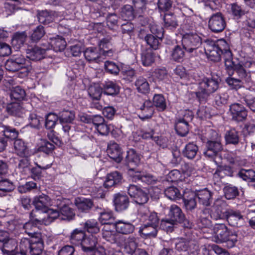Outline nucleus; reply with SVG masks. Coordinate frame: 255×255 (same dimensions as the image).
I'll return each instance as SVG.
<instances>
[{"mask_svg": "<svg viewBox=\"0 0 255 255\" xmlns=\"http://www.w3.org/2000/svg\"><path fill=\"white\" fill-rule=\"evenodd\" d=\"M5 69L9 71L15 72L20 70L21 77H26L31 70V66L29 60L25 58L21 54H15L11 56L5 63Z\"/></svg>", "mask_w": 255, "mask_h": 255, "instance_id": "1", "label": "nucleus"}, {"mask_svg": "<svg viewBox=\"0 0 255 255\" xmlns=\"http://www.w3.org/2000/svg\"><path fill=\"white\" fill-rule=\"evenodd\" d=\"M219 84L215 78L205 77L199 82L198 90L194 93L199 102H205L211 94L217 91Z\"/></svg>", "mask_w": 255, "mask_h": 255, "instance_id": "2", "label": "nucleus"}, {"mask_svg": "<svg viewBox=\"0 0 255 255\" xmlns=\"http://www.w3.org/2000/svg\"><path fill=\"white\" fill-rule=\"evenodd\" d=\"M215 239L217 243L227 242L230 247H233L237 242V236L231 233L225 224H216L213 228Z\"/></svg>", "mask_w": 255, "mask_h": 255, "instance_id": "3", "label": "nucleus"}, {"mask_svg": "<svg viewBox=\"0 0 255 255\" xmlns=\"http://www.w3.org/2000/svg\"><path fill=\"white\" fill-rule=\"evenodd\" d=\"M235 68V73L231 74V76L226 79V82L231 89L238 90L245 83L250 81L251 76L245 68H242L240 66Z\"/></svg>", "mask_w": 255, "mask_h": 255, "instance_id": "4", "label": "nucleus"}, {"mask_svg": "<svg viewBox=\"0 0 255 255\" xmlns=\"http://www.w3.org/2000/svg\"><path fill=\"white\" fill-rule=\"evenodd\" d=\"M202 43L201 37L196 33L186 32L183 35L182 45L189 53L195 54Z\"/></svg>", "mask_w": 255, "mask_h": 255, "instance_id": "5", "label": "nucleus"}, {"mask_svg": "<svg viewBox=\"0 0 255 255\" xmlns=\"http://www.w3.org/2000/svg\"><path fill=\"white\" fill-rule=\"evenodd\" d=\"M33 204L35 210L30 213V217L31 220L34 221L35 218H38L48 208V206L50 205V199L47 195L42 194L34 197Z\"/></svg>", "mask_w": 255, "mask_h": 255, "instance_id": "6", "label": "nucleus"}, {"mask_svg": "<svg viewBox=\"0 0 255 255\" xmlns=\"http://www.w3.org/2000/svg\"><path fill=\"white\" fill-rule=\"evenodd\" d=\"M128 173L133 182L141 181L149 185L155 184L159 182L158 178L152 174L135 170L133 168H129Z\"/></svg>", "mask_w": 255, "mask_h": 255, "instance_id": "7", "label": "nucleus"}, {"mask_svg": "<svg viewBox=\"0 0 255 255\" xmlns=\"http://www.w3.org/2000/svg\"><path fill=\"white\" fill-rule=\"evenodd\" d=\"M223 147L221 141L207 140L203 152L204 155L208 159L215 161Z\"/></svg>", "mask_w": 255, "mask_h": 255, "instance_id": "8", "label": "nucleus"}, {"mask_svg": "<svg viewBox=\"0 0 255 255\" xmlns=\"http://www.w3.org/2000/svg\"><path fill=\"white\" fill-rule=\"evenodd\" d=\"M227 204L225 201L221 199H217L212 206V211L210 215L211 218L214 220H225L227 217L228 210H227Z\"/></svg>", "mask_w": 255, "mask_h": 255, "instance_id": "9", "label": "nucleus"}, {"mask_svg": "<svg viewBox=\"0 0 255 255\" xmlns=\"http://www.w3.org/2000/svg\"><path fill=\"white\" fill-rule=\"evenodd\" d=\"M226 23L225 17L221 12L213 14L208 21L209 29L214 33H219L225 28Z\"/></svg>", "mask_w": 255, "mask_h": 255, "instance_id": "10", "label": "nucleus"}, {"mask_svg": "<svg viewBox=\"0 0 255 255\" xmlns=\"http://www.w3.org/2000/svg\"><path fill=\"white\" fill-rule=\"evenodd\" d=\"M128 192L135 202L138 204H145L148 201V194L136 185L130 184L128 187Z\"/></svg>", "mask_w": 255, "mask_h": 255, "instance_id": "11", "label": "nucleus"}, {"mask_svg": "<svg viewBox=\"0 0 255 255\" xmlns=\"http://www.w3.org/2000/svg\"><path fill=\"white\" fill-rule=\"evenodd\" d=\"M225 139L227 144H233L240 148L237 149L239 152L244 151L247 144L240 141V132L235 128L227 130L225 134Z\"/></svg>", "mask_w": 255, "mask_h": 255, "instance_id": "12", "label": "nucleus"}, {"mask_svg": "<svg viewBox=\"0 0 255 255\" xmlns=\"http://www.w3.org/2000/svg\"><path fill=\"white\" fill-rule=\"evenodd\" d=\"M230 112L232 121L237 123L245 121L248 116L246 108L239 103H234L230 105Z\"/></svg>", "mask_w": 255, "mask_h": 255, "instance_id": "13", "label": "nucleus"}, {"mask_svg": "<svg viewBox=\"0 0 255 255\" xmlns=\"http://www.w3.org/2000/svg\"><path fill=\"white\" fill-rule=\"evenodd\" d=\"M225 220H226L230 226L233 227H241L245 223L244 216L242 215L241 211L237 210L228 209V212Z\"/></svg>", "mask_w": 255, "mask_h": 255, "instance_id": "14", "label": "nucleus"}, {"mask_svg": "<svg viewBox=\"0 0 255 255\" xmlns=\"http://www.w3.org/2000/svg\"><path fill=\"white\" fill-rule=\"evenodd\" d=\"M203 46L205 53L209 58L214 61H218L220 60L221 51L218 49L215 41L207 40L204 43Z\"/></svg>", "mask_w": 255, "mask_h": 255, "instance_id": "15", "label": "nucleus"}, {"mask_svg": "<svg viewBox=\"0 0 255 255\" xmlns=\"http://www.w3.org/2000/svg\"><path fill=\"white\" fill-rule=\"evenodd\" d=\"M43 47L37 46L31 47L26 50L27 58L32 61H39L45 57L46 50L50 49L45 44H42Z\"/></svg>", "mask_w": 255, "mask_h": 255, "instance_id": "16", "label": "nucleus"}, {"mask_svg": "<svg viewBox=\"0 0 255 255\" xmlns=\"http://www.w3.org/2000/svg\"><path fill=\"white\" fill-rule=\"evenodd\" d=\"M60 209L48 208L38 218L34 219V221L39 223L49 224L57 219L60 215Z\"/></svg>", "mask_w": 255, "mask_h": 255, "instance_id": "17", "label": "nucleus"}, {"mask_svg": "<svg viewBox=\"0 0 255 255\" xmlns=\"http://www.w3.org/2000/svg\"><path fill=\"white\" fill-rule=\"evenodd\" d=\"M115 209L118 212H122L127 209L129 205V198L123 193L115 194L113 198Z\"/></svg>", "mask_w": 255, "mask_h": 255, "instance_id": "18", "label": "nucleus"}, {"mask_svg": "<svg viewBox=\"0 0 255 255\" xmlns=\"http://www.w3.org/2000/svg\"><path fill=\"white\" fill-rule=\"evenodd\" d=\"M31 245L29 254L30 255H42L43 253L44 244L41 239V234H37V236L31 238Z\"/></svg>", "mask_w": 255, "mask_h": 255, "instance_id": "19", "label": "nucleus"}, {"mask_svg": "<svg viewBox=\"0 0 255 255\" xmlns=\"http://www.w3.org/2000/svg\"><path fill=\"white\" fill-rule=\"evenodd\" d=\"M139 214L143 221L152 223L153 226H159V219L155 212L150 211L148 208L143 207L139 209Z\"/></svg>", "mask_w": 255, "mask_h": 255, "instance_id": "20", "label": "nucleus"}, {"mask_svg": "<svg viewBox=\"0 0 255 255\" xmlns=\"http://www.w3.org/2000/svg\"><path fill=\"white\" fill-rule=\"evenodd\" d=\"M84 55L90 62L99 63L103 60L100 50L95 47L87 48L84 51Z\"/></svg>", "mask_w": 255, "mask_h": 255, "instance_id": "21", "label": "nucleus"}, {"mask_svg": "<svg viewBox=\"0 0 255 255\" xmlns=\"http://www.w3.org/2000/svg\"><path fill=\"white\" fill-rule=\"evenodd\" d=\"M66 46V42L64 38L59 35L50 37L48 42L47 47L50 49H53L56 52L63 50Z\"/></svg>", "mask_w": 255, "mask_h": 255, "instance_id": "22", "label": "nucleus"}, {"mask_svg": "<svg viewBox=\"0 0 255 255\" xmlns=\"http://www.w3.org/2000/svg\"><path fill=\"white\" fill-rule=\"evenodd\" d=\"M115 227L117 233L123 235L132 234L135 230L134 225L123 220L117 221L115 223Z\"/></svg>", "mask_w": 255, "mask_h": 255, "instance_id": "23", "label": "nucleus"}, {"mask_svg": "<svg viewBox=\"0 0 255 255\" xmlns=\"http://www.w3.org/2000/svg\"><path fill=\"white\" fill-rule=\"evenodd\" d=\"M107 152L109 156L118 163L123 159L122 149L117 143L111 142L109 144Z\"/></svg>", "mask_w": 255, "mask_h": 255, "instance_id": "24", "label": "nucleus"}, {"mask_svg": "<svg viewBox=\"0 0 255 255\" xmlns=\"http://www.w3.org/2000/svg\"><path fill=\"white\" fill-rule=\"evenodd\" d=\"M196 198H198L199 203L204 206H210L212 201L213 193L207 188L200 190L194 193Z\"/></svg>", "mask_w": 255, "mask_h": 255, "instance_id": "25", "label": "nucleus"}, {"mask_svg": "<svg viewBox=\"0 0 255 255\" xmlns=\"http://www.w3.org/2000/svg\"><path fill=\"white\" fill-rule=\"evenodd\" d=\"M100 52L105 56L111 57L113 55L115 49L113 48L111 38H104L99 43Z\"/></svg>", "mask_w": 255, "mask_h": 255, "instance_id": "26", "label": "nucleus"}, {"mask_svg": "<svg viewBox=\"0 0 255 255\" xmlns=\"http://www.w3.org/2000/svg\"><path fill=\"white\" fill-rule=\"evenodd\" d=\"M18 244L15 239L8 238L0 247L3 254L13 255L17 253Z\"/></svg>", "mask_w": 255, "mask_h": 255, "instance_id": "27", "label": "nucleus"}, {"mask_svg": "<svg viewBox=\"0 0 255 255\" xmlns=\"http://www.w3.org/2000/svg\"><path fill=\"white\" fill-rule=\"evenodd\" d=\"M159 226L154 225L149 227L147 225H142L140 227L138 233L144 239H151L155 238L159 229Z\"/></svg>", "mask_w": 255, "mask_h": 255, "instance_id": "28", "label": "nucleus"}, {"mask_svg": "<svg viewBox=\"0 0 255 255\" xmlns=\"http://www.w3.org/2000/svg\"><path fill=\"white\" fill-rule=\"evenodd\" d=\"M138 238L134 236H129L125 239L124 251L129 255H133L138 249Z\"/></svg>", "mask_w": 255, "mask_h": 255, "instance_id": "29", "label": "nucleus"}, {"mask_svg": "<svg viewBox=\"0 0 255 255\" xmlns=\"http://www.w3.org/2000/svg\"><path fill=\"white\" fill-rule=\"evenodd\" d=\"M123 176L118 171H114L107 175L104 183L105 188H109L115 186L122 182Z\"/></svg>", "mask_w": 255, "mask_h": 255, "instance_id": "30", "label": "nucleus"}, {"mask_svg": "<svg viewBox=\"0 0 255 255\" xmlns=\"http://www.w3.org/2000/svg\"><path fill=\"white\" fill-rule=\"evenodd\" d=\"M4 3V8L7 14H11L15 10L22 8L24 0H6Z\"/></svg>", "mask_w": 255, "mask_h": 255, "instance_id": "31", "label": "nucleus"}, {"mask_svg": "<svg viewBox=\"0 0 255 255\" xmlns=\"http://www.w3.org/2000/svg\"><path fill=\"white\" fill-rule=\"evenodd\" d=\"M97 242V238L93 235H91L88 237L85 236L81 246L85 252L93 251L95 250Z\"/></svg>", "mask_w": 255, "mask_h": 255, "instance_id": "32", "label": "nucleus"}, {"mask_svg": "<svg viewBox=\"0 0 255 255\" xmlns=\"http://www.w3.org/2000/svg\"><path fill=\"white\" fill-rule=\"evenodd\" d=\"M29 155L21 156L22 158L18 160L16 166L17 170L24 175L28 174L30 171L31 163Z\"/></svg>", "mask_w": 255, "mask_h": 255, "instance_id": "33", "label": "nucleus"}, {"mask_svg": "<svg viewBox=\"0 0 255 255\" xmlns=\"http://www.w3.org/2000/svg\"><path fill=\"white\" fill-rule=\"evenodd\" d=\"M140 160V156L134 149L131 148L127 151L125 161L128 166H137Z\"/></svg>", "mask_w": 255, "mask_h": 255, "instance_id": "34", "label": "nucleus"}, {"mask_svg": "<svg viewBox=\"0 0 255 255\" xmlns=\"http://www.w3.org/2000/svg\"><path fill=\"white\" fill-rule=\"evenodd\" d=\"M95 210L99 215V220L102 224H110L111 223L114 219L112 212L98 207H96Z\"/></svg>", "mask_w": 255, "mask_h": 255, "instance_id": "35", "label": "nucleus"}, {"mask_svg": "<svg viewBox=\"0 0 255 255\" xmlns=\"http://www.w3.org/2000/svg\"><path fill=\"white\" fill-rule=\"evenodd\" d=\"M199 150L198 146L193 142L186 144L182 150L183 156L189 159H194Z\"/></svg>", "mask_w": 255, "mask_h": 255, "instance_id": "36", "label": "nucleus"}, {"mask_svg": "<svg viewBox=\"0 0 255 255\" xmlns=\"http://www.w3.org/2000/svg\"><path fill=\"white\" fill-rule=\"evenodd\" d=\"M183 200L187 210L192 211L196 208V197L194 193H185L183 196Z\"/></svg>", "mask_w": 255, "mask_h": 255, "instance_id": "37", "label": "nucleus"}, {"mask_svg": "<svg viewBox=\"0 0 255 255\" xmlns=\"http://www.w3.org/2000/svg\"><path fill=\"white\" fill-rule=\"evenodd\" d=\"M13 146L15 153L19 156L29 155L28 148L22 139H15L13 143Z\"/></svg>", "mask_w": 255, "mask_h": 255, "instance_id": "38", "label": "nucleus"}, {"mask_svg": "<svg viewBox=\"0 0 255 255\" xmlns=\"http://www.w3.org/2000/svg\"><path fill=\"white\" fill-rule=\"evenodd\" d=\"M58 120L61 125L71 124L75 118V112L73 111L63 110L57 115Z\"/></svg>", "mask_w": 255, "mask_h": 255, "instance_id": "39", "label": "nucleus"}, {"mask_svg": "<svg viewBox=\"0 0 255 255\" xmlns=\"http://www.w3.org/2000/svg\"><path fill=\"white\" fill-rule=\"evenodd\" d=\"M164 26L168 29L173 30L178 26L176 16L171 12L166 13L163 17Z\"/></svg>", "mask_w": 255, "mask_h": 255, "instance_id": "40", "label": "nucleus"}, {"mask_svg": "<svg viewBox=\"0 0 255 255\" xmlns=\"http://www.w3.org/2000/svg\"><path fill=\"white\" fill-rule=\"evenodd\" d=\"M37 17L39 22L43 24H49L55 19L54 12L47 10L39 11Z\"/></svg>", "mask_w": 255, "mask_h": 255, "instance_id": "41", "label": "nucleus"}, {"mask_svg": "<svg viewBox=\"0 0 255 255\" xmlns=\"http://www.w3.org/2000/svg\"><path fill=\"white\" fill-rule=\"evenodd\" d=\"M135 12L131 5L126 4L121 8L120 15L125 20H131L135 17Z\"/></svg>", "mask_w": 255, "mask_h": 255, "instance_id": "42", "label": "nucleus"}, {"mask_svg": "<svg viewBox=\"0 0 255 255\" xmlns=\"http://www.w3.org/2000/svg\"><path fill=\"white\" fill-rule=\"evenodd\" d=\"M184 215L181 209L178 206L172 205L170 206L168 216L172 221L178 223V222L182 221Z\"/></svg>", "mask_w": 255, "mask_h": 255, "instance_id": "43", "label": "nucleus"}, {"mask_svg": "<svg viewBox=\"0 0 255 255\" xmlns=\"http://www.w3.org/2000/svg\"><path fill=\"white\" fill-rule=\"evenodd\" d=\"M75 205L79 210L87 212L94 206V203L90 199L78 198L75 200Z\"/></svg>", "mask_w": 255, "mask_h": 255, "instance_id": "44", "label": "nucleus"}, {"mask_svg": "<svg viewBox=\"0 0 255 255\" xmlns=\"http://www.w3.org/2000/svg\"><path fill=\"white\" fill-rule=\"evenodd\" d=\"M15 188L13 182L8 179H0V196H4L7 193L12 191Z\"/></svg>", "mask_w": 255, "mask_h": 255, "instance_id": "45", "label": "nucleus"}, {"mask_svg": "<svg viewBox=\"0 0 255 255\" xmlns=\"http://www.w3.org/2000/svg\"><path fill=\"white\" fill-rule=\"evenodd\" d=\"M26 93L24 89L17 86L12 87L10 90V97L11 100L19 102L24 99Z\"/></svg>", "mask_w": 255, "mask_h": 255, "instance_id": "46", "label": "nucleus"}, {"mask_svg": "<svg viewBox=\"0 0 255 255\" xmlns=\"http://www.w3.org/2000/svg\"><path fill=\"white\" fill-rule=\"evenodd\" d=\"M185 49L183 46L177 45L172 50L171 57L172 59L177 62H182L185 56Z\"/></svg>", "mask_w": 255, "mask_h": 255, "instance_id": "47", "label": "nucleus"}, {"mask_svg": "<svg viewBox=\"0 0 255 255\" xmlns=\"http://www.w3.org/2000/svg\"><path fill=\"white\" fill-rule=\"evenodd\" d=\"M102 88L105 94L112 96L118 94L120 90L119 87L112 81L106 82Z\"/></svg>", "mask_w": 255, "mask_h": 255, "instance_id": "48", "label": "nucleus"}, {"mask_svg": "<svg viewBox=\"0 0 255 255\" xmlns=\"http://www.w3.org/2000/svg\"><path fill=\"white\" fill-rule=\"evenodd\" d=\"M60 209V214L62 216V219L71 220L75 217V212L72 208L65 204L62 205L60 207L58 206Z\"/></svg>", "mask_w": 255, "mask_h": 255, "instance_id": "49", "label": "nucleus"}, {"mask_svg": "<svg viewBox=\"0 0 255 255\" xmlns=\"http://www.w3.org/2000/svg\"><path fill=\"white\" fill-rule=\"evenodd\" d=\"M135 86L138 92L146 94L149 91V85L146 79L142 77H138L135 82Z\"/></svg>", "mask_w": 255, "mask_h": 255, "instance_id": "50", "label": "nucleus"}, {"mask_svg": "<svg viewBox=\"0 0 255 255\" xmlns=\"http://www.w3.org/2000/svg\"><path fill=\"white\" fill-rule=\"evenodd\" d=\"M155 55L151 50H145L141 54V60L144 66H149L155 61Z\"/></svg>", "mask_w": 255, "mask_h": 255, "instance_id": "51", "label": "nucleus"}, {"mask_svg": "<svg viewBox=\"0 0 255 255\" xmlns=\"http://www.w3.org/2000/svg\"><path fill=\"white\" fill-rule=\"evenodd\" d=\"M85 236V234L83 231L75 229L71 235L70 242L75 245H81Z\"/></svg>", "mask_w": 255, "mask_h": 255, "instance_id": "52", "label": "nucleus"}, {"mask_svg": "<svg viewBox=\"0 0 255 255\" xmlns=\"http://www.w3.org/2000/svg\"><path fill=\"white\" fill-rule=\"evenodd\" d=\"M165 196L171 200H176L182 197L179 190L175 186H170L164 190Z\"/></svg>", "mask_w": 255, "mask_h": 255, "instance_id": "53", "label": "nucleus"}, {"mask_svg": "<svg viewBox=\"0 0 255 255\" xmlns=\"http://www.w3.org/2000/svg\"><path fill=\"white\" fill-rule=\"evenodd\" d=\"M239 177L249 182H255V171L242 169L238 173Z\"/></svg>", "mask_w": 255, "mask_h": 255, "instance_id": "54", "label": "nucleus"}, {"mask_svg": "<svg viewBox=\"0 0 255 255\" xmlns=\"http://www.w3.org/2000/svg\"><path fill=\"white\" fill-rule=\"evenodd\" d=\"M6 111L10 115L19 116L22 113V109L20 104L16 101L8 104L6 107Z\"/></svg>", "mask_w": 255, "mask_h": 255, "instance_id": "55", "label": "nucleus"}, {"mask_svg": "<svg viewBox=\"0 0 255 255\" xmlns=\"http://www.w3.org/2000/svg\"><path fill=\"white\" fill-rule=\"evenodd\" d=\"M177 133L181 136H185L189 132V124L187 122L178 120L175 125Z\"/></svg>", "mask_w": 255, "mask_h": 255, "instance_id": "56", "label": "nucleus"}, {"mask_svg": "<svg viewBox=\"0 0 255 255\" xmlns=\"http://www.w3.org/2000/svg\"><path fill=\"white\" fill-rule=\"evenodd\" d=\"M225 62V66L229 76H231V74L235 73V68H237L238 66H240L241 68H244L242 65L240 63L235 64L232 61V55L229 56H223Z\"/></svg>", "mask_w": 255, "mask_h": 255, "instance_id": "57", "label": "nucleus"}, {"mask_svg": "<svg viewBox=\"0 0 255 255\" xmlns=\"http://www.w3.org/2000/svg\"><path fill=\"white\" fill-rule=\"evenodd\" d=\"M216 44L218 49L221 51L220 54L223 56H230L232 55V52L229 50V45L225 40L221 39L216 42Z\"/></svg>", "mask_w": 255, "mask_h": 255, "instance_id": "58", "label": "nucleus"}, {"mask_svg": "<svg viewBox=\"0 0 255 255\" xmlns=\"http://www.w3.org/2000/svg\"><path fill=\"white\" fill-rule=\"evenodd\" d=\"M23 229L24 232L30 238L37 236V234H40L37 231V228L36 225L32 221H29L23 225Z\"/></svg>", "mask_w": 255, "mask_h": 255, "instance_id": "59", "label": "nucleus"}, {"mask_svg": "<svg viewBox=\"0 0 255 255\" xmlns=\"http://www.w3.org/2000/svg\"><path fill=\"white\" fill-rule=\"evenodd\" d=\"M31 238H23L19 243V253L21 255H27L29 254L31 245Z\"/></svg>", "mask_w": 255, "mask_h": 255, "instance_id": "60", "label": "nucleus"}, {"mask_svg": "<svg viewBox=\"0 0 255 255\" xmlns=\"http://www.w3.org/2000/svg\"><path fill=\"white\" fill-rule=\"evenodd\" d=\"M103 92V88L98 84L91 85L88 89L89 96L96 101L100 99Z\"/></svg>", "mask_w": 255, "mask_h": 255, "instance_id": "61", "label": "nucleus"}, {"mask_svg": "<svg viewBox=\"0 0 255 255\" xmlns=\"http://www.w3.org/2000/svg\"><path fill=\"white\" fill-rule=\"evenodd\" d=\"M223 191L225 198L228 200L234 199L239 195L238 188L231 185L226 186Z\"/></svg>", "mask_w": 255, "mask_h": 255, "instance_id": "62", "label": "nucleus"}, {"mask_svg": "<svg viewBox=\"0 0 255 255\" xmlns=\"http://www.w3.org/2000/svg\"><path fill=\"white\" fill-rule=\"evenodd\" d=\"M153 104L159 111H163L166 107L165 100L161 94H156L153 98Z\"/></svg>", "mask_w": 255, "mask_h": 255, "instance_id": "63", "label": "nucleus"}, {"mask_svg": "<svg viewBox=\"0 0 255 255\" xmlns=\"http://www.w3.org/2000/svg\"><path fill=\"white\" fill-rule=\"evenodd\" d=\"M104 67L107 73L114 75H117L120 71L119 66L115 62L111 61H106L105 62Z\"/></svg>", "mask_w": 255, "mask_h": 255, "instance_id": "64", "label": "nucleus"}]
</instances>
